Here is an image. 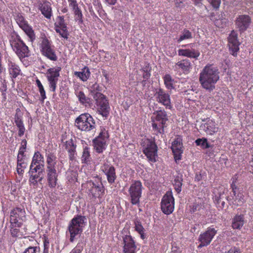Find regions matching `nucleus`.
<instances>
[{"label":"nucleus","mask_w":253,"mask_h":253,"mask_svg":"<svg viewBox=\"0 0 253 253\" xmlns=\"http://www.w3.org/2000/svg\"><path fill=\"white\" fill-rule=\"evenodd\" d=\"M219 71L217 67L209 64L206 66L200 74L199 82L202 86L211 91L215 88V84L219 79Z\"/></svg>","instance_id":"obj_1"},{"label":"nucleus","mask_w":253,"mask_h":253,"mask_svg":"<svg viewBox=\"0 0 253 253\" xmlns=\"http://www.w3.org/2000/svg\"><path fill=\"white\" fill-rule=\"evenodd\" d=\"M85 217L79 215L73 218L68 225V231L70 234V241L73 242L75 236L80 234L83 231V228L85 225Z\"/></svg>","instance_id":"obj_2"},{"label":"nucleus","mask_w":253,"mask_h":253,"mask_svg":"<svg viewBox=\"0 0 253 253\" xmlns=\"http://www.w3.org/2000/svg\"><path fill=\"white\" fill-rule=\"evenodd\" d=\"M76 126L82 131H89L95 128V120L88 113L80 115L75 121Z\"/></svg>","instance_id":"obj_3"},{"label":"nucleus","mask_w":253,"mask_h":253,"mask_svg":"<svg viewBox=\"0 0 253 253\" xmlns=\"http://www.w3.org/2000/svg\"><path fill=\"white\" fill-rule=\"evenodd\" d=\"M142 145L143 147V152L147 157L150 161L155 162L157 149L155 143L146 139L143 140Z\"/></svg>","instance_id":"obj_4"},{"label":"nucleus","mask_w":253,"mask_h":253,"mask_svg":"<svg viewBox=\"0 0 253 253\" xmlns=\"http://www.w3.org/2000/svg\"><path fill=\"white\" fill-rule=\"evenodd\" d=\"M142 184L139 181H134L130 186L129 193L131 198V203L133 205H138L141 196Z\"/></svg>","instance_id":"obj_5"},{"label":"nucleus","mask_w":253,"mask_h":253,"mask_svg":"<svg viewBox=\"0 0 253 253\" xmlns=\"http://www.w3.org/2000/svg\"><path fill=\"white\" fill-rule=\"evenodd\" d=\"M95 100L98 106V111L103 117H107L110 111V107L107 100L103 94H97Z\"/></svg>","instance_id":"obj_6"},{"label":"nucleus","mask_w":253,"mask_h":253,"mask_svg":"<svg viewBox=\"0 0 253 253\" xmlns=\"http://www.w3.org/2000/svg\"><path fill=\"white\" fill-rule=\"evenodd\" d=\"M161 209L166 214L171 213L174 210V198L171 192H167L161 202Z\"/></svg>","instance_id":"obj_7"},{"label":"nucleus","mask_w":253,"mask_h":253,"mask_svg":"<svg viewBox=\"0 0 253 253\" xmlns=\"http://www.w3.org/2000/svg\"><path fill=\"white\" fill-rule=\"evenodd\" d=\"M152 119H155L156 121L160 122L162 125V128H159L158 125L154 122L152 124V127L154 130H157L158 133H162L164 132V127L165 126L166 122L168 121L167 115L166 113L163 111H157L154 114L152 117ZM154 122V121H153Z\"/></svg>","instance_id":"obj_8"},{"label":"nucleus","mask_w":253,"mask_h":253,"mask_svg":"<svg viewBox=\"0 0 253 253\" xmlns=\"http://www.w3.org/2000/svg\"><path fill=\"white\" fill-rule=\"evenodd\" d=\"M41 48L43 55L51 60H56L57 57L51 48V43L45 36L42 37Z\"/></svg>","instance_id":"obj_9"},{"label":"nucleus","mask_w":253,"mask_h":253,"mask_svg":"<svg viewBox=\"0 0 253 253\" xmlns=\"http://www.w3.org/2000/svg\"><path fill=\"white\" fill-rule=\"evenodd\" d=\"M11 45L14 51H15L16 53L20 58L28 56V47L20 40L18 39L16 41L12 42Z\"/></svg>","instance_id":"obj_10"},{"label":"nucleus","mask_w":253,"mask_h":253,"mask_svg":"<svg viewBox=\"0 0 253 253\" xmlns=\"http://www.w3.org/2000/svg\"><path fill=\"white\" fill-rule=\"evenodd\" d=\"M60 70V67L50 68L47 70V78L49 83V86L53 92L55 91Z\"/></svg>","instance_id":"obj_11"},{"label":"nucleus","mask_w":253,"mask_h":253,"mask_svg":"<svg viewBox=\"0 0 253 253\" xmlns=\"http://www.w3.org/2000/svg\"><path fill=\"white\" fill-rule=\"evenodd\" d=\"M26 219L25 211L24 209L20 208L14 209L10 213V221L11 223L17 224L20 226L22 224L20 221Z\"/></svg>","instance_id":"obj_12"},{"label":"nucleus","mask_w":253,"mask_h":253,"mask_svg":"<svg viewBox=\"0 0 253 253\" xmlns=\"http://www.w3.org/2000/svg\"><path fill=\"white\" fill-rule=\"evenodd\" d=\"M216 233V231L214 228H209L206 231L201 234L199 238L201 243L198 246V248L209 245Z\"/></svg>","instance_id":"obj_13"},{"label":"nucleus","mask_w":253,"mask_h":253,"mask_svg":"<svg viewBox=\"0 0 253 253\" xmlns=\"http://www.w3.org/2000/svg\"><path fill=\"white\" fill-rule=\"evenodd\" d=\"M108 137L107 132L104 130L101 131L99 136L94 140V147L97 152L101 153L105 149L106 139Z\"/></svg>","instance_id":"obj_14"},{"label":"nucleus","mask_w":253,"mask_h":253,"mask_svg":"<svg viewBox=\"0 0 253 253\" xmlns=\"http://www.w3.org/2000/svg\"><path fill=\"white\" fill-rule=\"evenodd\" d=\"M251 23L250 17L247 15H241L237 18L235 24L241 32H244L249 27Z\"/></svg>","instance_id":"obj_15"},{"label":"nucleus","mask_w":253,"mask_h":253,"mask_svg":"<svg viewBox=\"0 0 253 253\" xmlns=\"http://www.w3.org/2000/svg\"><path fill=\"white\" fill-rule=\"evenodd\" d=\"M156 101L166 107L170 108V99L169 95L162 89H159L155 93Z\"/></svg>","instance_id":"obj_16"},{"label":"nucleus","mask_w":253,"mask_h":253,"mask_svg":"<svg viewBox=\"0 0 253 253\" xmlns=\"http://www.w3.org/2000/svg\"><path fill=\"white\" fill-rule=\"evenodd\" d=\"M182 139L178 137L174 139L172 143L171 149L172 150L175 160H180L181 154L183 153Z\"/></svg>","instance_id":"obj_17"},{"label":"nucleus","mask_w":253,"mask_h":253,"mask_svg":"<svg viewBox=\"0 0 253 253\" xmlns=\"http://www.w3.org/2000/svg\"><path fill=\"white\" fill-rule=\"evenodd\" d=\"M17 22L32 42L35 39V35L32 28L29 26L22 16L17 18Z\"/></svg>","instance_id":"obj_18"},{"label":"nucleus","mask_w":253,"mask_h":253,"mask_svg":"<svg viewBox=\"0 0 253 253\" xmlns=\"http://www.w3.org/2000/svg\"><path fill=\"white\" fill-rule=\"evenodd\" d=\"M239 42L238 40V35L233 30L228 37V46L229 49L232 51V54L234 55L239 49Z\"/></svg>","instance_id":"obj_19"},{"label":"nucleus","mask_w":253,"mask_h":253,"mask_svg":"<svg viewBox=\"0 0 253 253\" xmlns=\"http://www.w3.org/2000/svg\"><path fill=\"white\" fill-rule=\"evenodd\" d=\"M124 243V253H134L136 246L132 237L129 235H126L123 238Z\"/></svg>","instance_id":"obj_20"},{"label":"nucleus","mask_w":253,"mask_h":253,"mask_svg":"<svg viewBox=\"0 0 253 253\" xmlns=\"http://www.w3.org/2000/svg\"><path fill=\"white\" fill-rule=\"evenodd\" d=\"M87 186L90 194L94 197H99L103 192V186L101 183H95L90 181L87 183Z\"/></svg>","instance_id":"obj_21"},{"label":"nucleus","mask_w":253,"mask_h":253,"mask_svg":"<svg viewBox=\"0 0 253 253\" xmlns=\"http://www.w3.org/2000/svg\"><path fill=\"white\" fill-rule=\"evenodd\" d=\"M47 179L50 187H55L57 184V173L56 169H46Z\"/></svg>","instance_id":"obj_22"},{"label":"nucleus","mask_w":253,"mask_h":253,"mask_svg":"<svg viewBox=\"0 0 253 253\" xmlns=\"http://www.w3.org/2000/svg\"><path fill=\"white\" fill-rule=\"evenodd\" d=\"M43 162V158L40 153L39 152H35L30 166V172L31 173L37 172L36 166L42 164L44 165Z\"/></svg>","instance_id":"obj_23"},{"label":"nucleus","mask_w":253,"mask_h":253,"mask_svg":"<svg viewBox=\"0 0 253 253\" xmlns=\"http://www.w3.org/2000/svg\"><path fill=\"white\" fill-rule=\"evenodd\" d=\"M102 170L107 176L109 183H113L116 178L115 168L113 166H104L102 168Z\"/></svg>","instance_id":"obj_24"},{"label":"nucleus","mask_w":253,"mask_h":253,"mask_svg":"<svg viewBox=\"0 0 253 253\" xmlns=\"http://www.w3.org/2000/svg\"><path fill=\"white\" fill-rule=\"evenodd\" d=\"M200 129L204 130L208 134L210 135H212L218 130V127H216L212 121L202 124L200 126Z\"/></svg>","instance_id":"obj_25"},{"label":"nucleus","mask_w":253,"mask_h":253,"mask_svg":"<svg viewBox=\"0 0 253 253\" xmlns=\"http://www.w3.org/2000/svg\"><path fill=\"white\" fill-rule=\"evenodd\" d=\"M192 67L191 62L187 59L178 62L175 65V67L177 69H180L183 73H189Z\"/></svg>","instance_id":"obj_26"},{"label":"nucleus","mask_w":253,"mask_h":253,"mask_svg":"<svg viewBox=\"0 0 253 253\" xmlns=\"http://www.w3.org/2000/svg\"><path fill=\"white\" fill-rule=\"evenodd\" d=\"M178 54L179 55L196 59L199 56L200 52L195 49L190 50L189 49H181L178 50Z\"/></svg>","instance_id":"obj_27"},{"label":"nucleus","mask_w":253,"mask_h":253,"mask_svg":"<svg viewBox=\"0 0 253 253\" xmlns=\"http://www.w3.org/2000/svg\"><path fill=\"white\" fill-rule=\"evenodd\" d=\"M40 9L42 14L47 19L51 16V8L49 2H44L39 4Z\"/></svg>","instance_id":"obj_28"},{"label":"nucleus","mask_w":253,"mask_h":253,"mask_svg":"<svg viewBox=\"0 0 253 253\" xmlns=\"http://www.w3.org/2000/svg\"><path fill=\"white\" fill-rule=\"evenodd\" d=\"M64 146L69 154L70 159L72 160L76 151V145H74L72 139H70L66 141L64 144Z\"/></svg>","instance_id":"obj_29"},{"label":"nucleus","mask_w":253,"mask_h":253,"mask_svg":"<svg viewBox=\"0 0 253 253\" xmlns=\"http://www.w3.org/2000/svg\"><path fill=\"white\" fill-rule=\"evenodd\" d=\"M36 168L38 174H33V173H32V175L31 176H35L34 178L42 184L41 181L44 177V165L42 164H39L36 166Z\"/></svg>","instance_id":"obj_30"},{"label":"nucleus","mask_w":253,"mask_h":253,"mask_svg":"<svg viewBox=\"0 0 253 253\" xmlns=\"http://www.w3.org/2000/svg\"><path fill=\"white\" fill-rule=\"evenodd\" d=\"M46 163V169H56L57 163L56 156L53 154H48L47 155Z\"/></svg>","instance_id":"obj_31"},{"label":"nucleus","mask_w":253,"mask_h":253,"mask_svg":"<svg viewBox=\"0 0 253 253\" xmlns=\"http://www.w3.org/2000/svg\"><path fill=\"white\" fill-rule=\"evenodd\" d=\"M75 75L80 78L83 81H86L90 76V72L89 69L85 67L82 69V72H75Z\"/></svg>","instance_id":"obj_32"},{"label":"nucleus","mask_w":253,"mask_h":253,"mask_svg":"<svg viewBox=\"0 0 253 253\" xmlns=\"http://www.w3.org/2000/svg\"><path fill=\"white\" fill-rule=\"evenodd\" d=\"M9 72L12 78H15L20 74V70L18 66L10 62L9 64Z\"/></svg>","instance_id":"obj_33"},{"label":"nucleus","mask_w":253,"mask_h":253,"mask_svg":"<svg viewBox=\"0 0 253 253\" xmlns=\"http://www.w3.org/2000/svg\"><path fill=\"white\" fill-rule=\"evenodd\" d=\"M244 223L243 217L242 215H237L233 219L232 227L234 229H240Z\"/></svg>","instance_id":"obj_34"},{"label":"nucleus","mask_w":253,"mask_h":253,"mask_svg":"<svg viewBox=\"0 0 253 253\" xmlns=\"http://www.w3.org/2000/svg\"><path fill=\"white\" fill-rule=\"evenodd\" d=\"M69 6L74 10L75 13L78 15V17L82 16L81 10L79 9L78 3L76 0H68Z\"/></svg>","instance_id":"obj_35"},{"label":"nucleus","mask_w":253,"mask_h":253,"mask_svg":"<svg viewBox=\"0 0 253 253\" xmlns=\"http://www.w3.org/2000/svg\"><path fill=\"white\" fill-rule=\"evenodd\" d=\"M191 38V33L189 31L185 29L182 31L181 35H180L179 38L178 39L177 41L178 42H180L183 40L189 39Z\"/></svg>","instance_id":"obj_36"},{"label":"nucleus","mask_w":253,"mask_h":253,"mask_svg":"<svg viewBox=\"0 0 253 253\" xmlns=\"http://www.w3.org/2000/svg\"><path fill=\"white\" fill-rule=\"evenodd\" d=\"M100 87L98 84L95 83L90 87V92L95 99V96L97 94H102L99 92Z\"/></svg>","instance_id":"obj_37"},{"label":"nucleus","mask_w":253,"mask_h":253,"mask_svg":"<svg viewBox=\"0 0 253 253\" xmlns=\"http://www.w3.org/2000/svg\"><path fill=\"white\" fill-rule=\"evenodd\" d=\"M164 83L167 88L169 89H171L173 88V81L170 75H166L164 77Z\"/></svg>","instance_id":"obj_38"},{"label":"nucleus","mask_w":253,"mask_h":253,"mask_svg":"<svg viewBox=\"0 0 253 253\" xmlns=\"http://www.w3.org/2000/svg\"><path fill=\"white\" fill-rule=\"evenodd\" d=\"M195 143L197 145L201 146L204 149L208 148L210 147L206 138L197 139L195 141Z\"/></svg>","instance_id":"obj_39"},{"label":"nucleus","mask_w":253,"mask_h":253,"mask_svg":"<svg viewBox=\"0 0 253 253\" xmlns=\"http://www.w3.org/2000/svg\"><path fill=\"white\" fill-rule=\"evenodd\" d=\"M90 160V157L89 152L88 151V149L87 147H85L84 149V151L83 152L82 156V161L83 163H87L89 162Z\"/></svg>","instance_id":"obj_40"},{"label":"nucleus","mask_w":253,"mask_h":253,"mask_svg":"<svg viewBox=\"0 0 253 253\" xmlns=\"http://www.w3.org/2000/svg\"><path fill=\"white\" fill-rule=\"evenodd\" d=\"M135 230L139 233L141 239H144L145 238L144 229L139 222H136L135 223Z\"/></svg>","instance_id":"obj_41"},{"label":"nucleus","mask_w":253,"mask_h":253,"mask_svg":"<svg viewBox=\"0 0 253 253\" xmlns=\"http://www.w3.org/2000/svg\"><path fill=\"white\" fill-rule=\"evenodd\" d=\"M36 83L40 92L42 98L41 100L42 101H43V100L46 98L45 92L44 91V88L39 80L37 79L36 80Z\"/></svg>","instance_id":"obj_42"},{"label":"nucleus","mask_w":253,"mask_h":253,"mask_svg":"<svg viewBox=\"0 0 253 253\" xmlns=\"http://www.w3.org/2000/svg\"><path fill=\"white\" fill-rule=\"evenodd\" d=\"M27 163L25 161L17 163V171L19 174H22L24 169L27 167Z\"/></svg>","instance_id":"obj_43"},{"label":"nucleus","mask_w":253,"mask_h":253,"mask_svg":"<svg viewBox=\"0 0 253 253\" xmlns=\"http://www.w3.org/2000/svg\"><path fill=\"white\" fill-rule=\"evenodd\" d=\"M181 181L182 180L181 178L178 176L176 177L174 180V184L175 186V189L178 193L181 191V187L182 186Z\"/></svg>","instance_id":"obj_44"},{"label":"nucleus","mask_w":253,"mask_h":253,"mask_svg":"<svg viewBox=\"0 0 253 253\" xmlns=\"http://www.w3.org/2000/svg\"><path fill=\"white\" fill-rule=\"evenodd\" d=\"M57 33H59L61 36L65 39L68 38V33L66 30V27L65 26H62V29H57L56 30Z\"/></svg>","instance_id":"obj_45"},{"label":"nucleus","mask_w":253,"mask_h":253,"mask_svg":"<svg viewBox=\"0 0 253 253\" xmlns=\"http://www.w3.org/2000/svg\"><path fill=\"white\" fill-rule=\"evenodd\" d=\"M244 201L243 195L242 194H238L235 198V204H236L237 206L241 205L244 202Z\"/></svg>","instance_id":"obj_46"},{"label":"nucleus","mask_w":253,"mask_h":253,"mask_svg":"<svg viewBox=\"0 0 253 253\" xmlns=\"http://www.w3.org/2000/svg\"><path fill=\"white\" fill-rule=\"evenodd\" d=\"M185 0H171L174 2L175 7L179 8H182L185 6Z\"/></svg>","instance_id":"obj_47"},{"label":"nucleus","mask_w":253,"mask_h":253,"mask_svg":"<svg viewBox=\"0 0 253 253\" xmlns=\"http://www.w3.org/2000/svg\"><path fill=\"white\" fill-rule=\"evenodd\" d=\"M78 96L79 101L82 104H84L88 102V99L86 98L84 94L82 91H80L79 92Z\"/></svg>","instance_id":"obj_48"},{"label":"nucleus","mask_w":253,"mask_h":253,"mask_svg":"<svg viewBox=\"0 0 253 253\" xmlns=\"http://www.w3.org/2000/svg\"><path fill=\"white\" fill-rule=\"evenodd\" d=\"M39 251V248L37 247H29L23 253H37Z\"/></svg>","instance_id":"obj_49"},{"label":"nucleus","mask_w":253,"mask_h":253,"mask_svg":"<svg viewBox=\"0 0 253 253\" xmlns=\"http://www.w3.org/2000/svg\"><path fill=\"white\" fill-rule=\"evenodd\" d=\"M214 8H218L220 4V0H207Z\"/></svg>","instance_id":"obj_50"},{"label":"nucleus","mask_w":253,"mask_h":253,"mask_svg":"<svg viewBox=\"0 0 253 253\" xmlns=\"http://www.w3.org/2000/svg\"><path fill=\"white\" fill-rule=\"evenodd\" d=\"M27 141L26 140H22L21 142V146L19 149V152L20 154H24L26 148Z\"/></svg>","instance_id":"obj_51"},{"label":"nucleus","mask_w":253,"mask_h":253,"mask_svg":"<svg viewBox=\"0 0 253 253\" xmlns=\"http://www.w3.org/2000/svg\"><path fill=\"white\" fill-rule=\"evenodd\" d=\"M15 123L18 127L24 126L22 121L18 116H15Z\"/></svg>","instance_id":"obj_52"},{"label":"nucleus","mask_w":253,"mask_h":253,"mask_svg":"<svg viewBox=\"0 0 253 253\" xmlns=\"http://www.w3.org/2000/svg\"><path fill=\"white\" fill-rule=\"evenodd\" d=\"M34 178H35V176H31L30 178V182L31 183V184H32L34 186H35L38 184V183L39 182L37 181L36 179H35Z\"/></svg>","instance_id":"obj_53"},{"label":"nucleus","mask_w":253,"mask_h":253,"mask_svg":"<svg viewBox=\"0 0 253 253\" xmlns=\"http://www.w3.org/2000/svg\"><path fill=\"white\" fill-rule=\"evenodd\" d=\"M23 157L24 154H20L19 152L17 156V163L25 161V160L24 158H23Z\"/></svg>","instance_id":"obj_54"},{"label":"nucleus","mask_w":253,"mask_h":253,"mask_svg":"<svg viewBox=\"0 0 253 253\" xmlns=\"http://www.w3.org/2000/svg\"><path fill=\"white\" fill-rule=\"evenodd\" d=\"M11 233L12 236L16 237L19 235V230L16 228H12L11 230Z\"/></svg>","instance_id":"obj_55"},{"label":"nucleus","mask_w":253,"mask_h":253,"mask_svg":"<svg viewBox=\"0 0 253 253\" xmlns=\"http://www.w3.org/2000/svg\"><path fill=\"white\" fill-rule=\"evenodd\" d=\"M240 251L238 248H231L228 251V253H240Z\"/></svg>","instance_id":"obj_56"},{"label":"nucleus","mask_w":253,"mask_h":253,"mask_svg":"<svg viewBox=\"0 0 253 253\" xmlns=\"http://www.w3.org/2000/svg\"><path fill=\"white\" fill-rule=\"evenodd\" d=\"M19 128V132H18V135L20 136H21L24 134V131H25V127L24 126H21L18 127Z\"/></svg>","instance_id":"obj_57"},{"label":"nucleus","mask_w":253,"mask_h":253,"mask_svg":"<svg viewBox=\"0 0 253 253\" xmlns=\"http://www.w3.org/2000/svg\"><path fill=\"white\" fill-rule=\"evenodd\" d=\"M143 76L144 79H148L150 76V73L147 70L146 71H144Z\"/></svg>","instance_id":"obj_58"},{"label":"nucleus","mask_w":253,"mask_h":253,"mask_svg":"<svg viewBox=\"0 0 253 253\" xmlns=\"http://www.w3.org/2000/svg\"><path fill=\"white\" fill-rule=\"evenodd\" d=\"M105 1L110 5H114L117 2V0H105Z\"/></svg>","instance_id":"obj_59"},{"label":"nucleus","mask_w":253,"mask_h":253,"mask_svg":"<svg viewBox=\"0 0 253 253\" xmlns=\"http://www.w3.org/2000/svg\"><path fill=\"white\" fill-rule=\"evenodd\" d=\"M81 250L78 249H74L70 253H81Z\"/></svg>","instance_id":"obj_60"},{"label":"nucleus","mask_w":253,"mask_h":253,"mask_svg":"<svg viewBox=\"0 0 253 253\" xmlns=\"http://www.w3.org/2000/svg\"><path fill=\"white\" fill-rule=\"evenodd\" d=\"M195 4H198L201 3L203 0H193Z\"/></svg>","instance_id":"obj_61"},{"label":"nucleus","mask_w":253,"mask_h":253,"mask_svg":"<svg viewBox=\"0 0 253 253\" xmlns=\"http://www.w3.org/2000/svg\"><path fill=\"white\" fill-rule=\"evenodd\" d=\"M221 20H217L215 21V25L217 26H218V27H220V25H219V23L220 22Z\"/></svg>","instance_id":"obj_62"},{"label":"nucleus","mask_w":253,"mask_h":253,"mask_svg":"<svg viewBox=\"0 0 253 253\" xmlns=\"http://www.w3.org/2000/svg\"><path fill=\"white\" fill-rule=\"evenodd\" d=\"M235 186V184L233 183V182L232 183V184H231V186L233 188V189H234V188H233V186Z\"/></svg>","instance_id":"obj_63"},{"label":"nucleus","mask_w":253,"mask_h":253,"mask_svg":"<svg viewBox=\"0 0 253 253\" xmlns=\"http://www.w3.org/2000/svg\"><path fill=\"white\" fill-rule=\"evenodd\" d=\"M60 25L61 26H62V24H61V22H60Z\"/></svg>","instance_id":"obj_64"}]
</instances>
